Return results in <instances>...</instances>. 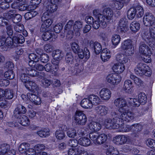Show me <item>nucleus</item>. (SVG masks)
<instances>
[{
  "label": "nucleus",
  "instance_id": "aec40b11",
  "mask_svg": "<svg viewBox=\"0 0 155 155\" xmlns=\"http://www.w3.org/2000/svg\"><path fill=\"white\" fill-rule=\"evenodd\" d=\"M26 87L29 90L35 91L39 90V87L37 85L35 82L29 81L25 84Z\"/></svg>",
  "mask_w": 155,
  "mask_h": 155
},
{
  "label": "nucleus",
  "instance_id": "a18cd8bd",
  "mask_svg": "<svg viewBox=\"0 0 155 155\" xmlns=\"http://www.w3.org/2000/svg\"><path fill=\"white\" fill-rule=\"evenodd\" d=\"M37 134L41 137H45L49 135V130L47 129H43L37 131Z\"/></svg>",
  "mask_w": 155,
  "mask_h": 155
},
{
  "label": "nucleus",
  "instance_id": "0e129e2a",
  "mask_svg": "<svg viewBox=\"0 0 155 155\" xmlns=\"http://www.w3.org/2000/svg\"><path fill=\"white\" fill-rule=\"evenodd\" d=\"M67 134L69 137L74 138L76 136L77 133L74 128H69L67 131Z\"/></svg>",
  "mask_w": 155,
  "mask_h": 155
},
{
  "label": "nucleus",
  "instance_id": "052dcab7",
  "mask_svg": "<svg viewBox=\"0 0 155 155\" xmlns=\"http://www.w3.org/2000/svg\"><path fill=\"white\" fill-rule=\"evenodd\" d=\"M120 37L119 35H114L112 38L111 41L114 45H117L119 43L120 40Z\"/></svg>",
  "mask_w": 155,
  "mask_h": 155
},
{
  "label": "nucleus",
  "instance_id": "13d9d810",
  "mask_svg": "<svg viewBox=\"0 0 155 155\" xmlns=\"http://www.w3.org/2000/svg\"><path fill=\"white\" fill-rule=\"evenodd\" d=\"M71 45L73 52L75 54H78L80 51H81L78 44L75 42L71 43Z\"/></svg>",
  "mask_w": 155,
  "mask_h": 155
},
{
  "label": "nucleus",
  "instance_id": "393cba45",
  "mask_svg": "<svg viewBox=\"0 0 155 155\" xmlns=\"http://www.w3.org/2000/svg\"><path fill=\"white\" fill-rule=\"evenodd\" d=\"M133 87V83L131 81L128 80L124 81L123 88L126 92L130 93Z\"/></svg>",
  "mask_w": 155,
  "mask_h": 155
},
{
  "label": "nucleus",
  "instance_id": "4be33fe9",
  "mask_svg": "<svg viewBox=\"0 0 155 155\" xmlns=\"http://www.w3.org/2000/svg\"><path fill=\"white\" fill-rule=\"evenodd\" d=\"M81 51H80L78 53L79 58L81 59L85 58L86 59H88L90 57V53L89 50L87 48H84V50L81 49Z\"/></svg>",
  "mask_w": 155,
  "mask_h": 155
},
{
  "label": "nucleus",
  "instance_id": "79ce46f5",
  "mask_svg": "<svg viewBox=\"0 0 155 155\" xmlns=\"http://www.w3.org/2000/svg\"><path fill=\"white\" fill-rule=\"evenodd\" d=\"M57 8V6L55 4H53L51 2L47 6L46 9L48 13H52L55 12Z\"/></svg>",
  "mask_w": 155,
  "mask_h": 155
},
{
  "label": "nucleus",
  "instance_id": "2eb2a0df",
  "mask_svg": "<svg viewBox=\"0 0 155 155\" xmlns=\"http://www.w3.org/2000/svg\"><path fill=\"white\" fill-rule=\"evenodd\" d=\"M27 96L33 103L36 105L40 104L41 101V98L38 96L31 93H28Z\"/></svg>",
  "mask_w": 155,
  "mask_h": 155
},
{
  "label": "nucleus",
  "instance_id": "c9c22d12",
  "mask_svg": "<svg viewBox=\"0 0 155 155\" xmlns=\"http://www.w3.org/2000/svg\"><path fill=\"white\" fill-rule=\"evenodd\" d=\"M129 1L130 0H115L114 7L116 9L120 10L123 7L124 3L127 4Z\"/></svg>",
  "mask_w": 155,
  "mask_h": 155
},
{
  "label": "nucleus",
  "instance_id": "774afa93",
  "mask_svg": "<svg viewBox=\"0 0 155 155\" xmlns=\"http://www.w3.org/2000/svg\"><path fill=\"white\" fill-rule=\"evenodd\" d=\"M52 81L47 78H44L41 80V84L42 86L46 88L50 86L52 83Z\"/></svg>",
  "mask_w": 155,
  "mask_h": 155
},
{
  "label": "nucleus",
  "instance_id": "338daca9",
  "mask_svg": "<svg viewBox=\"0 0 155 155\" xmlns=\"http://www.w3.org/2000/svg\"><path fill=\"white\" fill-rule=\"evenodd\" d=\"M55 135L57 138L61 140L65 137V134L63 130H59L56 131Z\"/></svg>",
  "mask_w": 155,
  "mask_h": 155
},
{
  "label": "nucleus",
  "instance_id": "7c9ffc66",
  "mask_svg": "<svg viewBox=\"0 0 155 155\" xmlns=\"http://www.w3.org/2000/svg\"><path fill=\"white\" fill-rule=\"evenodd\" d=\"M110 57V51L107 49L106 48L102 50L101 53V57L103 61H107Z\"/></svg>",
  "mask_w": 155,
  "mask_h": 155
},
{
  "label": "nucleus",
  "instance_id": "9b49d317",
  "mask_svg": "<svg viewBox=\"0 0 155 155\" xmlns=\"http://www.w3.org/2000/svg\"><path fill=\"white\" fill-rule=\"evenodd\" d=\"M153 49L149 47L143 42H141L139 45V52L143 55H148L153 54Z\"/></svg>",
  "mask_w": 155,
  "mask_h": 155
},
{
  "label": "nucleus",
  "instance_id": "a878e982",
  "mask_svg": "<svg viewBox=\"0 0 155 155\" xmlns=\"http://www.w3.org/2000/svg\"><path fill=\"white\" fill-rule=\"evenodd\" d=\"M16 121L21 125L27 126L29 124V121L28 117L25 115H22L18 118H16Z\"/></svg>",
  "mask_w": 155,
  "mask_h": 155
},
{
  "label": "nucleus",
  "instance_id": "f03ea898",
  "mask_svg": "<svg viewBox=\"0 0 155 155\" xmlns=\"http://www.w3.org/2000/svg\"><path fill=\"white\" fill-rule=\"evenodd\" d=\"M111 114L113 118L120 119L129 122L133 120L134 114L132 112H127L118 109L116 110H112Z\"/></svg>",
  "mask_w": 155,
  "mask_h": 155
},
{
  "label": "nucleus",
  "instance_id": "7ed1b4c3",
  "mask_svg": "<svg viewBox=\"0 0 155 155\" xmlns=\"http://www.w3.org/2000/svg\"><path fill=\"white\" fill-rule=\"evenodd\" d=\"M135 73L137 75H145L150 76L151 74V70L147 64L142 63H138L134 69Z\"/></svg>",
  "mask_w": 155,
  "mask_h": 155
},
{
  "label": "nucleus",
  "instance_id": "4468645a",
  "mask_svg": "<svg viewBox=\"0 0 155 155\" xmlns=\"http://www.w3.org/2000/svg\"><path fill=\"white\" fill-rule=\"evenodd\" d=\"M102 14L106 22H109L112 19L113 16V12L112 10L110 8H107L104 9Z\"/></svg>",
  "mask_w": 155,
  "mask_h": 155
},
{
  "label": "nucleus",
  "instance_id": "6e6552de",
  "mask_svg": "<svg viewBox=\"0 0 155 155\" xmlns=\"http://www.w3.org/2000/svg\"><path fill=\"white\" fill-rule=\"evenodd\" d=\"M114 105L124 111L132 112L128 109V105L126 100L122 97H118L114 99Z\"/></svg>",
  "mask_w": 155,
  "mask_h": 155
},
{
  "label": "nucleus",
  "instance_id": "39448f33",
  "mask_svg": "<svg viewBox=\"0 0 155 155\" xmlns=\"http://www.w3.org/2000/svg\"><path fill=\"white\" fill-rule=\"evenodd\" d=\"M128 100L129 103L130 105L134 107H138L140 104H144L147 101V97L144 93L139 94L138 96V100L137 98H130Z\"/></svg>",
  "mask_w": 155,
  "mask_h": 155
},
{
  "label": "nucleus",
  "instance_id": "58836bf2",
  "mask_svg": "<svg viewBox=\"0 0 155 155\" xmlns=\"http://www.w3.org/2000/svg\"><path fill=\"white\" fill-rule=\"evenodd\" d=\"M23 69L27 74L33 77H36L38 71L35 69L31 68H24Z\"/></svg>",
  "mask_w": 155,
  "mask_h": 155
},
{
  "label": "nucleus",
  "instance_id": "603ef678",
  "mask_svg": "<svg viewBox=\"0 0 155 155\" xmlns=\"http://www.w3.org/2000/svg\"><path fill=\"white\" fill-rule=\"evenodd\" d=\"M20 76V80L25 84L28 81L29 77L27 75L25 71H23V69L22 70Z\"/></svg>",
  "mask_w": 155,
  "mask_h": 155
},
{
  "label": "nucleus",
  "instance_id": "09e8293b",
  "mask_svg": "<svg viewBox=\"0 0 155 155\" xmlns=\"http://www.w3.org/2000/svg\"><path fill=\"white\" fill-rule=\"evenodd\" d=\"M135 8H131L128 11L127 16L130 20L133 19L136 15Z\"/></svg>",
  "mask_w": 155,
  "mask_h": 155
},
{
  "label": "nucleus",
  "instance_id": "f3484780",
  "mask_svg": "<svg viewBox=\"0 0 155 155\" xmlns=\"http://www.w3.org/2000/svg\"><path fill=\"white\" fill-rule=\"evenodd\" d=\"M96 113L99 115L104 116L107 115L109 112L108 108L104 105H99L95 108Z\"/></svg>",
  "mask_w": 155,
  "mask_h": 155
},
{
  "label": "nucleus",
  "instance_id": "49530a36",
  "mask_svg": "<svg viewBox=\"0 0 155 155\" xmlns=\"http://www.w3.org/2000/svg\"><path fill=\"white\" fill-rule=\"evenodd\" d=\"M61 59H58L54 58L52 61V64L55 66L54 68V75H56L58 74V70H59V64L60 60Z\"/></svg>",
  "mask_w": 155,
  "mask_h": 155
},
{
  "label": "nucleus",
  "instance_id": "b1692460",
  "mask_svg": "<svg viewBox=\"0 0 155 155\" xmlns=\"http://www.w3.org/2000/svg\"><path fill=\"white\" fill-rule=\"evenodd\" d=\"M90 46L94 49L95 53L99 54L101 52L102 49V47L101 44L97 42H94L91 41L90 42Z\"/></svg>",
  "mask_w": 155,
  "mask_h": 155
},
{
  "label": "nucleus",
  "instance_id": "e2e57ef3",
  "mask_svg": "<svg viewBox=\"0 0 155 155\" xmlns=\"http://www.w3.org/2000/svg\"><path fill=\"white\" fill-rule=\"evenodd\" d=\"M45 71L48 72H51L54 74V68L52 65L50 63L46 64L44 66Z\"/></svg>",
  "mask_w": 155,
  "mask_h": 155
},
{
  "label": "nucleus",
  "instance_id": "cd10ccee",
  "mask_svg": "<svg viewBox=\"0 0 155 155\" xmlns=\"http://www.w3.org/2000/svg\"><path fill=\"white\" fill-rule=\"evenodd\" d=\"M88 97L92 104L93 107V105H98L101 104V100L99 97L97 95L92 94Z\"/></svg>",
  "mask_w": 155,
  "mask_h": 155
},
{
  "label": "nucleus",
  "instance_id": "3c124183",
  "mask_svg": "<svg viewBox=\"0 0 155 155\" xmlns=\"http://www.w3.org/2000/svg\"><path fill=\"white\" fill-rule=\"evenodd\" d=\"M52 32L51 31H48L44 32L42 35L43 40L45 41H47L53 36Z\"/></svg>",
  "mask_w": 155,
  "mask_h": 155
},
{
  "label": "nucleus",
  "instance_id": "1a4fd4ad",
  "mask_svg": "<svg viewBox=\"0 0 155 155\" xmlns=\"http://www.w3.org/2000/svg\"><path fill=\"white\" fill-rule=\"evenodd\" d=\"M129 30L128 21L125 18H121L117 27L118 32L122 33H125Z\"/></svg>",
  "mask_w": 155,
  "mask_h": 155
},
{
  "label": "nucleus",
  "instance_id": "473e14b6",
  "mask_svg": "<svg viewBox=\"0 0 155 155\" xmlns=\"http://www.w3.org/2000/svg\"><path fill=\"white\" fill-rule=\"evenodd\" d=\"M130 78L133 80L135 84L138 86H144L145 84L143 81L139 78L137 77L134 75L131 74L130 75Z\"/></svg>",
  "mask_w": 155,
  "mask_h": 155
},
{
  "label": "nucleus",
  "instance_id": "423d86ee",
  "mask_svg": "<svg viewBox=\"0 0 155 155\" xmlns=\"http://www.w3.org/2000/svg\"><path fill=\"white\" fill-rule=\"evenodd\" d=\"M89 137L94 143L98 145L104 143L107 141V135L104 134H98L94 133H91Z\"/></svg>",
  "mask_w": 155,
  "mask_h": 155
},
{
  "label": "nucleus",
  "instance_id": "ddd939ff",
  "mask_svg": "<svg viewBox=\"0 0 155 155\" xmlns=\"http://www.w3.org/2000/svg\"><path fill=\"white\" fill-rule=\"evenodd\" d=\"M100 12H101L99 9H95L93 11V14L96 17V19L101 22L102 27L105 28L107 25L106 21L104 18L103 14H101Z\"/></svg>",
  "mask_w": 155,
  "mask_h": 155
},
{
  "label": "nucleus",
  "instance_id": "a19ab883",
  "mask_svg": "<svg viewBox=\"0 0 155 155\" xmlns=\"http://www.w3.org/2000/svg\"><path fill=\"white\" fill-rule=\"evenodd\" d=\"M130 30L134 32H136L139 30L140 28V24L137 21H133L130 25Z\"/></svg>",
  "mask_w": 155,
  "mask_h": 155
},
{
  "label": "nucleus",
  "instance_id": "9d476101",
  "mask_svg": "<svg viewBox=\"0 0 155 155\" xmlns=\"http://www.w3.org/2000/svg\"><path fill=\"white\" fill-rule=\"evenodd\" d=\"M121 78L117 74H111L106 77V80L109 83L114 85H117L121 81Z\"/></svg>",
  "mask_w": 155,
  "mask_h": 155
},
{
  "label": "nucleus",
  "instance_id": "0eeeda50",
  "mask_svg": "<svg viewBox=\"0 0 155 155\" xmlns=\"http://www.w3.org/2000/svg\"><path fill=\"white\" fill-rule=\"evenodd\" d=\"M74 117L75 123L78 125L84 126L87 122V116L82 111L77 110Z\"/></svg>",
  "mask_w": 155,
  "mask_h": 155
},
{
  "label": "nucleus",
  "instance_id": "6e6d98bb",
  "mask_svg": "<svg viewBox=\"0 0 155 155\" xmlns=\"http://www.w3.org/2000/svg\"><path fill=\"white\" fill-rule=\"evenodd\" d=\"M136 13V15L138 17H141L143 15L144 12L143 8L140 6H137L135 7H134Z\"/></svg>",
  "mask_w": 155,
  "mask_h": 155
},
{
  "label": "nucleus",
  "instance_id": "8fccbe9b",
  "mask_svg": "<svg viewBox=\"0 0 155 155\" xmlns=\"http://www.w3.org/2000/svg\"><path fill=\"white\" fill-rule=\"evenodd\" d=\"M107 149L112 155H119L121 154V153L117 149H114V147L110 145L107 146Z\"/></svg>",
  "mask_w": 155,
  "mask_h": 155
},
{
  "label": "nucleus",
  "instance_id": "e433bc0d",
  "mask_svg": "<svg viewBox=\"0 0 155 155\" xmlns=\"http://www.w3.org/2000/svg\"><path fill=\"white\" fill-rule=\"evenodd\" d=\"M79 143L83 146H88L91 143V141L88 138L84 137L80 138L78 140Z\"/></svg>",
  "mask_w": 155,
  "mask_h": 155
},
{
  "label": "nucleus",
  "instance_id": "c85d7f7f",
  "mask_svg": "<svg viewBox=\"0 0 155 155\" xmlns=\"http://www.w3.org/2000/svg\"><path fill=\"white\" fill-rule=\"evenodd\" d=\"M39 60L38 59L36 61H31L29 62V65L33 68L37 70L42 71L44 70V66L42 64L37 62Z\"/></svg>",
  "mask_w": 155,
  "mask_h": 155
},
{
  "label": "nucleus",
  "instance_id": "c756f323",
  "mask_svg": "<svg viewBox=\"0 0 155 155\" xmlns=\"http://www.w3.org/2000/svg\"><path fill=\"white\" fill-rule=\"evenodd\" d=\"M48 17V13H44L42 15L41 20L43 21V24L49 27L52 24L53 21L52 20L51 18H49Z\"/></svg>",
  "mask_w": 155,
  "mask_h": 155
},
{
  "label": "nucleus",
  "instance_id": "4d7b16f0",
  "mask_svg": "<svg viewBox=\"0 0 155 155\" xmlns=\"http://www.w3.org/2000/svg\"><path fill=\"white\" fill-rule=\"evenodd\" d=\"M13 39L19 43H23L25 41V38L22 35L19 34L17 36H14L13 37Z\"/></svg>",
  "mask_w": 155,
  "mask_h": 155
},
{
  "label": "nucleus",
  "instance_id": "f704fd0d",
  "mask_svg": "<svg viewBox=\"0 0 155 155\" xmlns=\"http://www.w3.org/2000/svg\"><path fill=\"white\" fill-rule=\"evenodd\" d=\"M81 105L82 107L85 109H90L93 107L88 97V98H84L81 101Z\"/></svg>",
  "mask_w": 155,
  "mask_h": 155
},
{
  "label": "nucleus",
  "instance_id": "5fc2aeb1",
  "mask_svg": "<svg viewBox=\"0 0 155 155\" xmlns=\"http://www.w3.org/2000/svg\"><path fill=\"white\" fill-rule=\"evenodd\" d=\"M53 56L54 58L61 59L63 56L62 51L59 50L57 49L53 51Z\"/></svg>",
  "mask_w": 155,
  "mask_h": 155
},
{
  "label": "nucleus",
  "instance_id": "a211bd4d",
  "mask_svg": "<svg viewBox=\"0 0 155 155\" xmlns=\"http://www.w3.org/2000/svg\"><path fill=\"white\" fill-rule=\"evenodd\" d=\"M100 96L103 100L107 101L110 97L111 93L110 91L107 88H103L100 92Z\"/></svg>",
  "mask_w": 155,
  "mask_h": 155
},
{
  "label": "nucleus",
  "instance_id": "de8ad7c7",
  "mask_svg": "<svg viewBox=\"0 0 155 155\" xmlns=\"http://www.w3.org/2000/svg\"><path fill=\"white\" fill-rule=\"evenodd\" d=\"M38 13L34 10H32L26 13L25 15V18L26 20H28L35 17L37 15Z\"/></svg>",
  "mask_w": 155,
  "mask_h": 155
},
{
  "label": "nucleus",
  "instance_id": "c03bdc74",
  "mask_svg": "<svg viewBox=\"0 0 155 155\" xmlns=\"http://www.w3.org/2000/svg\"><path fill=\"white\" fill-rule=\"evenodd\" d=\"M15 31L18 32H23L25 33V36L27 35V33L26 31H24V26L21 24H18L16 25L14 27Z\"/></svg>",
  "mask_w": 155,
  "mask_h": 155
},
{
  "label": "nucleus",
  "instance_id": "20e7f679",
  "mask_svg": "<svg viewBox=\"0 0 155 155\" xmlns=\"http://www.w3.org/2000/svg\"><path fill=\"white\" fill-rule=\"evenodd\" d=\"M132 42L131 40L127 39L121 43V49L128 56H131L134 53V47Z\"/></svg>",
  "mask_w": 155,
  "mask_h": 155
},
{
  "label": "nucleus",
  "instance_id": "bb28decb",
  "mask_svg": "<svg viewBox=\"0 0 155 155\" xmlns=\"http://www.w3.org/2000/svg\"><path fill=\"white\" fill-rule=\"evenodd\" d=\"M126 54H118L116 56V60L117 61L119 62L120 64H124L128 63V58Z\"/></svg>",
  "mask_w": 155,
  "mask_h": 155
},
{
  "label": "nucleus",
  "instance_id": "680f3d73",
  "mask_svg": "<svg viewBox=\"0 0 155 155\" xmlns=\"http://www.w3.org/2000/svg\"><path fill=\"white\" fill-rule=\"evenodd\" d=\"M112 123V128L113 129L119 128L122 126V124H123L122 122L120 123V120L117 121L116 119L114 118H113Z\"/></svg>",
  "mask_w": 155,
  "mask_h": 155
},
{
  "label": "nucleus",
  "instance_id": "864d4df0",
  "mask_svg": "<svg viewBox=\"0 0 155 155\" xmlns=\"http://www.w3.org/2000/svg\"><path fill=\"white\" fill-rule=\"evenodd\" d=\"M13 38H12L11 37H8L5 39V45L8 46L10 48H13L15 45L14 43L15 42H13Z\"/></svg>",
  "mask_w": 155,
  "mask_h": 155
},
{
  "label": "nucleus",
  "instance_id": "4c0bfd02",
  "mask_svg": "<svg viewBox=\"0 0 155 155\" xmlns=\"http://www.w3.org/2000/svg\"><path fill=\"white\" fill-rule=\"evenodd\" d=\"M30 145L28 143H22L19 147L18 150L19 152L21 153H25L30 149Z\"/></svg>",
  "mask_w": 155,
  "mask_h": 155
},
{
  "label": "nucleus",
  "instance_id": "f8f14e48",
  "mask_svg": "<svg viewBox=\"0 0 155 155\" xmlns=\"http://www.w3.org/2000/svg\"><path fill=\"white\" fill-rule=\"evenodd\" d=\"M13 12L12 11H10L7 13H5L4 16L8 19L12 18L14 23H16L20 21L22 19L21 15L19 14H14L12 13Z\"/></svg>",
  "mask_w": 155,
  "mask_h": 155
},
{
  "label": "nucleus",
  "instance_id": "bf43d9fd",
  "mask_svg": "<svg viewBox=\"0 0 155 155\" xmlns=\"http://www.w3.org/2000/svg\"><path fill=\"white\" fill-rule=\"evenodd\" d=\"M13 97V91L12 90L6 89L4 99H12Z\"/></svg>",
  "mask_w": 155,
  "mask_h": 155
},
{
  "label": "nucleus",
  "instance_id": "dca6fc26",
  "mask_svg": "<svg viewBox=\"0 0 155 155\" xmlns=\"http://www.w3.org/2000/svg\"><path fill=\"white\" fill-rule=\"evenodd\" d=\"M26 111L25 107L21 104L18 105L14 111V116L15 118H18L23 115L21 114H25Z\"/></svg>",
  "mask_w": 155,
  "mask_h": 155
},
{
  "label": "nucleus",
  "instance_id": "37998d69",
  "mask_svg": "<svg viewBox=\"0 0 155 155\" xmlns=\"http://www.w3.org/2000/svg\"><path fill=\"white\" fill-rule=\"evenodd\" d=\"M65 60L66 62L69 65H71L74 63V57L72 53H68L65 56Z\"/></svg>",
  "mask_w": 155,
  "mask_h": 155
},
{
  "label": "nucleus",
  "instance_id": "6ab92c4d",
  "mask_svg": "<svg viewBox=\"0 0 155 155\" xmlns=\"http://www.w3.org/2000/svg\"><path fill=\"white\" fill-rule=\"evenodd\" d=\"M89 129L92 131L97 132L100 130L102 126L98 122L92 121L88 125Z\"/></svg>",
  "mask_w": 155,
  "mask_h": 155
},
{
  "label": "nucleus",
  "instance_id": "72a5a7b5",
  "mask_svg": "<svg viewBox=\"0 0 155 155\" xmlns=\"http://www.w3.org/2000/svg\"><path fill=\"white\" fill-rule=\"evenodd\" d=\"M74 23L73 21L70 20L65 25L64 27L65 32L68 35H72L73 33V30L72 29V26Z\"/></svg>",
  "mask_w": 155,
  "mask_h": 155
},
{
  "label": "nucleus",
  "instance_id": "5701e85b",
  "mask_svg": "<svg viewBox=\"0 0 155 155\" xmlns=\"http://www.w3.org/2000/svg\"><path fill=\"white\" fill-rule=\"evenodd\" d=\"M82 23L80 21H76L73 25V30L76 36H79L81 34V29L82 27Z\"/></svg>",
  "mask_w": 155,
  "mask_h": 155
},
{
  "label": "nucleus",
  "instance_id": "ea45409f",
  "mask_svg": "<svg viewBox=\"0 0 155 155\" xmlns=\"http://www.w3.org/2000/svg\"><path fill=\"white\" fill-rule=\"evenodd\" d=\"M10 148L9 144L4 143L0 145V155H5Z\"/></svg>",
  "mask_w": 155,
  "mask_h": 155
},
{
  "label": "nucleus",
  "instance_id": "f257e3e1",
  "mask_svg": "<svg viewBox=\"0 0 155 155\" xmlns=\"http://www.w3.org/2000/svg\"><path fill=\"white\" fill-rule=\"evenodd\" d=\"M155 18L152 14L146 13L143 17V24L146 26H151L149 31L143 33V38L148 42H151L155 45Z\"/></svg>",
  "mask_w": 155,
  "mask_h": 155
},
{
  "label": "nucleus",
  "instance_id": "2f4dec72",
  "mask_svg": "<svg viewBox=\"0 0 155 155\" xmlns=\"http://www.w3.org/2000/svg\"><path fill=\"white\" fill-rule=\"evenodd\" d=\"M125 69L124 64L117 63L114 64L113 67V69L115 72L120 73L123 72Z\"/></svg>",
  "mask_w": 155,
  "mask_h": 155
},
{
  "label": "nucleus",
  "instance_id": "412c9836",
  "mask_svg": "<svg viewBox=\"0 0 155 155\" xmlns=\"http://www.w3.org/2000/svg\"><path fill=\"white\" fill-rule=\"evenodd\" d=\"M78 141L75 139H70L68 143V145L72 148H77L78 151H82L83 147L78 145Z\"/></svg>",
  "mask_w": 155,
  "mask_h": 155
},
{
  "label": "nucleus",
  "instance_id": "69168bd1",
  "mask_svg": "<svg viewBox=\"0 0 155 155\" xmlns=\"http://www.w3.org/2000/svg\"><path fill=\"white\" fill-rule=\"evenodd\" d=\"M4 76L7 79H12L15 77V74L12 70H9L5 72Z\"/></svg>",
  "mask_w": 155,
  "mask_h": 155
}]
</instances>
